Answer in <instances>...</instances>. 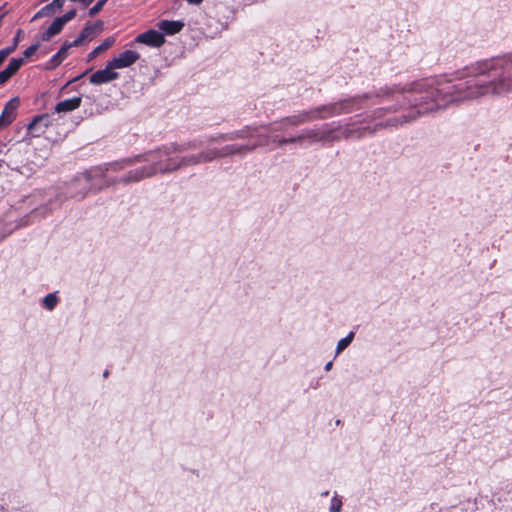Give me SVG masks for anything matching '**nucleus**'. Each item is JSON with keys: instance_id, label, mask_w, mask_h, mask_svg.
Instances as JSON below:
<instances>
[{"instance_id": "10", "label": "nucleus", "mask_w": 512, "mask_h": 512, "mask_svg": "<svg viewBox=\"0 0 512 512\" xmlns=\"http://www.w3.org/2000/svg\"><path fill=\"white\" fill-rule=\"evenodd\" d=\"M71 47H75L72 45V42H65L60 50L50 59L47 69L56 68L68 56V50Z\"/></svg>"}, {"instance_id": "8", "label": "nucleus", "mask_w": 512, "mask_h": 512, "mask_svg": "<svg viewBox=\"0 0 512 512\" xmlns=\"http://www.w3.org/2000/svg\"><path fill=\"white\" fill-rule=\"evenodd\" d=\"M92 178L89 174H83L77 177L73 182L70 183L69 188L72 192V196L76 198H82L86 195V190L90 187Z\"/></svg>"}, {"instance_id": "33", "label": "nucleus", "mask_w": 512, "mask_h": 512, "mask_svg": "<svg viewBox=\"0 0 512 512\" xmlns=\"http://www.w3.org/2000/svg\"><path fill=\"white\" fill-rule=\"evenodd\" d=\"M72 2H82L84 3L85 5H88L90 2H92L93 0H71Z\"/></svg>"}, {"instance_id": "2", "label": "nucleus", "mask_w": 512, "mask_h": 512, "mask_svg": "<svg viewBox=\"0 0 512 512\" xmlns=\"http://www.w3.org/2000/svg\"><path fill=\"white\" fill-rule=\"evenodd\" d=\"M263 145H268L267 136H262L257 144H253L251 146L230 145L225 146L220 152L216 150H207L206 152L200 153L196 156L182 157L181 160H179L178 154L182 153L184 149L176 145H171L168 148L150 152L144 156H137L135 159L123 160L119 163L112 164L110 167L112 170L116 171L131 165L133 162H146L148 165L129 172L128 175L121 179V181L125 183L136 182L144 178L151 177L157 173L171 172L184 166L211 161L220 156L245 153L247 151H251L257 146Z\"/></svg>"}, {"instance_id": "1", "label": "nucleus", "mask_w": 512, "mask_h": 512, "mask_svg": "<svg viewBox=\"0 0 512 512\" xmlns=\"http://www.w3.org/2000/svg\"><path fill=\"white\" fill-rule=\"evenodd\" d=\"M458 78H466L464 83L455 86L422 80L408 90L409 100L418 107L417 114L432 112L448 103L478 99L484 96H501L512 92V53L501 57L476 62Z\"/></svg>"}, {"instance_id": "19", "label": "nucleus", "mask_w": 512, "mask_h": 512, "mask_svg": "<svg viewBox=\"0 0 512 512\" xmlns=\"http://www.w3.org/2000/svg\"><path fill=\"white\" fill-rule=\"evenodd\" d=\"M318 117L313 113V115L303 114L299 116H293L287 119V122L291 125H299L307 120H311L313 118Z\"/></svg>"}, {"instance_id": "29", "label": "nucleus", "mask_w": 512, "mask_h": 512, "mask_svg": "<svg viewBox=\"0 0 512 512\" xmlns=\"http://www.w3.org/2000/svg\"><path fill=\"white\" fill-rule=\"evenodd\" d=\"M7 52L3 49L0 50V65L4 62V60L7 58Z\"/></svg>"}, {"instance_id": "5", "label": "nucleus", "mask_w": 512, "mask_h": 512, "mask_svg": "<svg viewBox=\"0 0 512 512\" xmlns=\"http://www.w3.org/2000/svg\"><path fill=\"white\" fill-rule=\"evenodd\" d=\"M135 41L140 44H145L150 47H161L165 43L164 35L157 30H148L139 34Z\"/></svg>"}, {"instance_id": "9", "label": "nucleus", "mask_w": 512, "mask_h": 512, "mask_svg": "<svg viewBox=\"0 0 512 512\" xmlns=\"http://www.w3.org/2000/svg\"><path fill=\"white\" fill-rule=\"evenodd\" d=\"M156 26L164 34L174 35L183 29L184 23L182 21L176 20H161L157 23Z\"/></svg>"}, {"instance_id": "28", "label": "nucleus", "mask_w": 512, "mask_h": 512, "mask_svg": "<svg viewBox=\"0 0 512 512\" xmlns=\"http://www.w3.org/2000/svg\"><path fill=\"white\" fill-rule=\"evenodd\" d=\"M10 123H11V121H8L7 117H5V115H3V114L0 115V129L8 126Z\"/></svg>"}, {"instance_id": "11", "label": "nucleus", "mask_w": 512, "mask_h": 512, "mask_svg": "<svg viewBox=\"0 0 512 512\" xmlns=\"http://www.w3.org/2000/svg\"><path fill=\"white\" fill-rule=\"evenodd\" d=\"M81 101L80 97L63 100L56 105L55 110L58 113L73 111L81 105Z\"/></svg>"}, {"instance_id": "23", "label": "nucleus", "mask_w": 512, "mask_h": 512, "mask_svg": "<svg viewBox=\"0 0 512 512\" xmlns=\"http://www.w3.org/2000/svg\"><path fill=\"white\" fill-rule=\"evenodd\" d=\"M40 47V43H35V44H32L31 46H29L23 53L24 57L25 58H29L31 57L37 50L38 48Z\"/></svg>"}, {"instance_id": "3", "label": "nucleus", "mask_w": 512, "mask_h": 512, "mask_svg": "<svg viewBox=\"0 0 512 512\" xmlns=\"http://www.w3.org/2000/svg\"><path fill=\"white\" fill-rule=\"evenodd\" d=\"M331 134L332 132L328 130H308L298 137L279 140V144L283 145L285 143L302 142L305 140H309L310 142L325 141L333 139Z\"/></svg>"}, {"instance_id": "12", "label": "nucleus", "mask_w": 512, "mask_h": 512, "mask_svg": "<svg viewBox=\"0 0 512 512\" xmlns=\"http://www.w3.org/2000/svg\"><path fill=\"white\" fill-rule=\"evenodd\" d=\"M64 25L65 24L59 18H56L48 27V29L41 34V41H49L52 37H54L62 31Z\"/></svg>"}, {"instance_id": "6", "label": "nucleus", "mask_w": 512, "mask_h": 512, "mask_svg": "<svg viewBox=\"0 0 512 512\" xmlns=\"http://www.w3.org/2000/svg\"><path fill=\"white\" fill-rule=\"evenodd\" d=\"M140 55L138 52L134 50H126L120 53L118 56L114 57L111 61V66L114 69H123L132 66L136 61H138Z\"/></svg>"}, {"instance_id": "25", "label": "nucleus", "mask_w": 512, "mask_h": 512, "mask_svg": "<svg viewBox=\"0 0 512 512\" xmlns=\"http://www.w3.org/2000/svg\"><path fill=\"white\" fill-rule=\"evenodd\" d=\"M12 77V74H10L6 69L0 72V84H4L7 80H9Z\"/></svg>"}, {"instance_id": "27", "label": "nucleus", "mask_w": 512, "mask_h": 512, "mask_svg": "<svg viewBox=\"0 0 512 512\" xmlns=\"http://www.w3.org/2000/svg\"><path fill=\"white\" fill-rule=\"evenodd\" d=\"M341 502L338 500H333L332 505L330 507L331 512H340Z\"/></svg>"}, {"instance_id": "14", "label": "nucleus", "mask_w": 512, "mask_h": 512, "mask_svg": "<svg viewBox=\"0 0 512 512\" xmlns=\"http://www.w3.org/2000/svg\"><path fill=\"white\" fill-rule=\"evenodd\" d=\"M115 43L114 37H108L106 38L100 45L95 47L88 55V60H92L96 58L100 53L104 52L105 50L109 49L113 46Z\"/></svg>"}, {"instance_id": "13", "label": "nucleus", "mask_w": 512, "mask_h": 512, "mask_svg": "<svg viewBox=\"0 0 512 512\" xmlns=\"http://www.w3.org/2000/svg\"><path fill=\"white\" fill-rule=\"evenodd\" d=\"M49 125V118L47 115L37 116L29 124L28 130L39 135Z\"/></svg>"}, {"instance_id": "7", "label": "nucleus", "mask_w": 512, "mask_h": 512, "mask_svg": "<svg viewBox=\"0 0 512 512\" xmlns=\"http://www.w3.org/2000/svg\"><path fill=\"white\" fill-rule=\"evenodd\" d=\"M103 29V22L97 21L95 23L88 22L77 39L72 42L74 46L82 45L86 40H91L95 35L100 33Z\"/></svg>"}, {"instance_id": "4", "label": "nucleus", "mask_w": 512, "mask_h": 512, "mask_svg": "<svg viewBox=\"0 0 512 512\" xmlns=\"http://www.w3.org/2000/svg\"><path fill=\"white\" fill-rule=\"evenodd\" d=\"M114 67L108 62L104 69L94 72L90 76V83L94 85H101L112 82L119 78V73L114 71Z\"/></svg>"}, {"instance_id": "17", "label": "nucleus", "mask_w": 512, "mask_h": 512, "mask_svg": "<svg viewBox=\"0 0 512 512\" xmlns=\"http://www.w3.org/2000/svg\"><path fill=\"white\" fill-rule=\"evenodd\" d=\"M65 0H53L52 3L44 6L36 15L35 18L49 15L55 10H60L63 7Z\"/></svg>"}, {"instance_id": "18", "label": "nucleus", "mask_w": 512, "mask_h": 512, "mask_svg": "<svg viewBox=\"0 0 512 512\" xmlns=\"http://www.w3.org/2000/svg\"><path fill=\"white\" fill-rule=\"evenodd\" d=\"M22 64H23V59L12 58L5 69L13 76L21 68Z\"/></svg>"}, {"instance_id": "26", "label": "nucleus", "mask_w": 512, "mask_h": 512, "mask_svg": "<svg viewBox=\"0 0 512 512\" xmlns=\"http://www.w3.org/2000/svg\"><path fill=\"white\" fill-rule=\"evenodd\" d=\"M12 77V74H10L6 69L0 72V84H4L7 80H9Z\"/></svg>"}, {"instance_id": "31", "label": "nucleus", "mask_w": 512, "mask_h": 512, "mask_svg": "<svg viewBox=\"0 0 512 512\" xmlns=\"http://www.w3.org/2000/svg\"><path fill=\"white\" fill-rule=\"evenodd\" d=\"M22 33H23V31H22V30H18V32H17V34H16V36H15V38H14V41H15L16 43H18V42L20 41V38H21Z\"/></svg>"}, {"instance_id": "15", "label": "nucleus", "mask_w": 512, "mask_h": 512, "mask_svg": "<svg viewBox=\"0 0 512 512\" xmlns=\"http://www.w3.org/2000/svg\"><path fill=\"white\" fill-rule=\"evenodd\" d=\"M19 101L17 98L11 99L4 107L2 114L7 117L8 121H13L16 116V109L18 108Z\"/></svg>"}, {"instance_id": "34", "label": "nucleus", "mask_w": 512, "mask_h": 512, "mask_svg": "<svg viewBox=\"0 0 512 512\" xmlns=\"http://www.w3.org/2000/svg\"><path fill=\"white\" fill-rule=\"evenodd\" d=\"M332 367V362H328L326 365H325V370L328 371L330 370Z\"/></svg>"}, {"instance_id": "36", "label": "nucleus", "mask_w": 512, "mask_h": 512, "mask_svg": "<svg viewBox=\"0 0 512 512\" xmlns=\"http://www.w3.org/2000/svg\"><path fill=\"white\" fill-rule=\"evenodd\" d=\"M107 375H108V371H105L104 372V377H107Z\"/></svg>"}, {"instance_id": "24", "label": "nucleus", "mask_w": 512, "mask_h": 512, "mask_svg": "<svg viewBox=\"0 0 512 512\" xmlns=\"http://www.w3.org/2000/svg\"><path fill=\"white\" fill-rule=\"evenodd\" d=\"M76 16V10L68 11L66 14H64L61 17H58L64 24L72 20Z\"/></svg>"}, {"instance_id": "32", "label": "nucleus", "mask_w": 512, "mask_h": 512, "mask_svg": "<svg viewBox=\"0 0 512 512\" xmlns=\"http://www.w3.org/2000/svg\"><path fill=\"white\" fill-rule=\"evenodd\" d=\"M189 4H194V5H198L200 4L203 0H186Z\"/></svg>"}, {"instance_id": "35", "label": "nucleus", "mask_w": 512, "mask_h": 512, "mask_svg": "<svg viewBox=\"0 0 512 512\" xmlns=\"http://www.w3.org/2000/svg\"><path fill=\"white\" fill-rule=\"evenodd\" d=\"M17 45H18V43H16L15 41H13L12 46H15V49L17 48Z\"/></svg>"}, {"instance_id": "21", "label": "nucleus", "mask_w": 512, "mask_h": 512, "mask_svg": "<svg viewBox=\"0 0 512 512\" xmlns=\"http://www.w3.org/2000/svg\"><path fill=\"white\" fill-rule=\"evenodd\" d=\"M57 303V298L55 296V294H48L44 299H43V305L49 309V310H52L55 305Z\"/></svg>"}, {"instance_id": "16", "label": "nucleus", "mask_w": 512, "mask_h": 512, "mask_svg": "<svg viewBox=\"0 0 512 512\" xmlns=\"http://www.w3.org/2000/svg\"><path fill=\"white\" fill-rule=\"evenodd\" d=\"M19 101L17 98L11 99L4 107L2 114L7 117L8 121H13L16 116V109L18 108Z\"/></svg>"}, {"instance_id": "30", "label": "nucleus", "mask_w": 512, "mask_h": 512, "mask_svg": "<svg viewBox=\"0 0 512 512\" xmlns=\"http://www.w3.org/2000/svg\"><path fill=\"white\" fill-rule=\"evenodd\" d=\"M3 50L6 51L7 52V56H9L12 52L15 51V46L11 45V46H9L7 48H4Z\"/></svg>"}, {"instance_id": "22", "label": "nucleus", "mask_w": 512, "mask_h": 512, "mask_svg": "<svg viewBox=\"0 0 512 512\" xmlns=\"http://www.w3.org/2000/svg\"><path fill=\"white\" fill-rule=\"evenodd\" d=\"M106 1L107 0H99L93 7L90 8L89 15L93 17L98 14L105 5Z\"/></svg>"}, {"instance_id": "20", "label": "nucleus", "mask_w": 512, "mask_h": 512, "mask_svg": "<svg viewBox=\"0 0 512 512\" xmlns=\"http://www.w3.org/2000/svg\"><path fill=\"white\" fill-rule=\"evenodd\" d=\"M354 332H350L345 338L341 339L337 344V354L343 351L353 340Z\"/></svg>"}]
</instances>
